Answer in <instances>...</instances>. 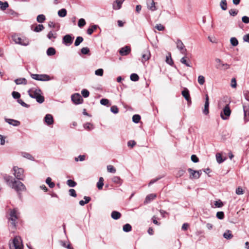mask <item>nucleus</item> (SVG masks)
<instances>
[{"mask_svg": "<svg viewBox=\"0 0 249 249\" xmlns=\"http://www.w3.org/2000/svg\"><path fill=\"white\" fill-rule=\"evenodd\" d=\"M98 27V26L97 25H93L90 27H89L87 30V34L89 35H91L94 30H95Z\"/></svg>", "mask_w": 249, "mask_h": 249, "instance_id": "obj_29", "label": "nucleus"}, {"mask_svg": "<svg viewBox=\"0 0 249 249\" xmlns=\"http://www.w3.org/2000/svg\"><path fill=\"white\" fill-rule=\"evenodd\" d=\"M44 121L48 125L53 124L54 122L53 116L50 114H47L45 115Z\"/></svg>", "mask_w": 249, "mask_h": 249, "instance_id": "obj_14", "label": "nucleus"}, {"mask_svg": "<svg viewBox=\"0 0 249 249\" xmlns=\"http://www.w3.org/2000/svg\"><path fill=\"white\" fill-rule=\"evenodd\" d=\"M121 216V214L120 212L117 211H112L111 213V217L114 220H117L119 219Z\"/></svg>", "mask_w": 249, "mask_h": 249, "instance_id": "obj_25", "label": "nucleus"}, {"mask_svg": "<svg viewBox=\"0 0 249 249\" xmlns=\"http://www.w3.org/2000/svg\"><path fill=\"white\" fill-rule=\"evenodd\" d=\"M150 57V53L148 50L144 51L142 54V62L144 63L147 61Z\"/></svg>", "mask_w": 249, "mask_h": 249, "instance_id": "obj_21", "label": "nucleus"}, {"mask_svg": "<svg viewBox=\"0 0 249 249\" xmlns=\"http://www.w3.org/2000/svg\"><path fill=\"white\" fill-rule=\"evenodd\" d=\"M45 16L43 14L37 16L36 20L39 23H43L45 20Z\"/></svg>", "mask_w": 249, "mask_h": 249, "instance_id": "obj_42", "label": "nucleus"}, {"mask_svg": "<svg viewBox=\"0 0 249 249\" xmlns=\"http://www.w3.org/2000/svg\"><path fill=\"white\" fill-rule=\"evenodd\" d=\"M130 78L132 81H137L139 79V77L138 75L136 73H132L130 75Z\"/></svg>", "mask_w": 249, "mask_h": 249, "instance_id": "obj_46", "label": "nucleus"}, {"mask_svg": "<svg viewBox=\"0 0 249 249\" xmlns=\"http://www.w3.org/2000/svg\"><path fill=\"white\" fill-rule=\"evenodd\" d=\"M231 114V110L229 104H227L220 113V117L223 120L229 119Z\"/></svg>", "mask_w": 249, "mask_h": 249, "instance_id": "obj_7", "label": "nucleus"}, {"mask_svg": "<svg viewBox=\"0 0 249 249\" xmlns=\"http://www.w3.org/2000/svg\"><path fill=\"white\" fill-rule=\"evenodd\" d=\"M3 178L7 185L15 190L18 195H20L21 192L26 190V188L22 182L19 180H16L12 176L6 175Z\"/></svg>", "mask_w": 249, "mask_h": 249, "instance_id": "obj_1", "label": "nucleus"}, {"mask_svg": "<svg viewBox=\"0 0 249 249\" xmlns=\"http://www.w3.org/2000/svg\"><path fill=\"white\" fill-rule=\"evenodd\" d=\"M177 48L180 51L182 54H186L187 50L185 48L183 42L180 39H178L176 41Z\"/></svg>", "mask_w": 249, "mask_h": 249, "instance_id": "obj_12", "label": "nucleus"}, {"mask_svg": "<svg viewBox=\"0 0 249 249\" xmlns=\"http://www.w3.org/2000/svg\"><path fill=\"white\" fill-rule=\"evenodd\" d=\"M85 201L82 200L79 201V204L81 206H84L85 204L88 203L91 200V198L89 196H85L84 197Z\"/></svg>", "mask_w": 249, "mask_h": 249, "instance_id": "obj_30", "label": "nucleus"}, {"mask_svg": "<svg viewBox=\"0 0 249 249\" xmlns=\"http://www.w3.org/2000/svg\"><path fill=\"white\" fill-rule=\"evenodd\" d=\"M223 237L226 239H230L232 238L233 235L231 234V231H230V230H227L226 232L224 233Z\"/></svg>", "mask_w": 249, "mask_h": 249, "instance_id": "obj_32", "label": "nucleus"}, {"mask_svg": "<svg viewBox=\"0 0 249 249\" xmlns=\"http://www.w3.org/2000/svg\"><path fill=\"white\" fill-rule=\"evenodd\" d=\"M131 51V49L129 46H125L121 48L119 50V53L122 56L128 55Z\"/></svg>", "mask_w": 249, "mask_h": 249, "instance_id": "obj_13", "label": "nucleus"}, {"mask_svg": "<svg viewBox=\"0 0 249 249\" xmlns=\"http://www.w3.org/2000/svg\"><path fill=\"white\" fill-rule=\"evenodd\" d=\"M44 26L42 24H38L36 25L34 29H32L34 32L38 33L44 29Z\"/></svg>", "mask_w": 249, "mask_h": 249, "instance_id": "obj_37", "label": "nucleus"}, {"mask_svg": "<svg viewBox=\"0 0 249 249\" xmlns=\"http://www.w3.org/2000/svg\"><path fill=\"white\" fill-rule=\"evenodd\" d=\"M230 42H231V44L233 46H236L238 44V40L237 39V38L236 37H232L231 38Z\"/></svg>", "mask_w": 249, "mask_h": 249, "instance_id": "obj_44", "label": "nucleus"}, {"mask_svg": "<svg viewBox=\"0 0 249 249\" xmlns=\"http://www.w3.org/2000/svg\"><path fill=\"white\" fill-rule=\"evenodd\" d=\"M19 217V213L17 208H14L9 210V220L10 221L11 224L16 227L17 224V220Z\"/></svg>", "mask_w": 249, "mask_h": 249, "instance_id": "obj_3", "label": "nucleus"}, {"mask_svg": "<svg viewBox=\"0 0 249 249\" xmlns=\"http://www.w3.org/2000/svg\"><path fill=\"white\" fill-rule=\"evenodd\" d=\"M86 24V21L84 18H80L78 22V26L79 28H82Z\"/></svg>", "mask_w": 249, "mask_h": 249, "instance_id": "obj_47", "label": "nucleus"}, {"mask_svg": "<svg viewBox=\"0 0 249 249\" xmlns=\"http://www.w3.org/2000/svg\"><path fill=\"white\" fill-rule=\"evenodd\" d=\"M181 94L187 101H190L191 98L190 96L189 91L187 88H184V89L181 92Z\"/></svg>", "mask_w": 249, "mask_h": 249, "instance_id": "obj_22", "label": "nucleus"}, {"mask_svg": "<svg viewBox=\"0 0 249 249\" xmlns=\"http://www.w3.org/2000/svg\"><path fill=\"white\" fill-rule=\"evenodd\" d=\"M244 121L245 122L249 121V107L243 106Z\"/></svg>", "mask_w": 249, "mask_h": 249, "instance_id": "obj_18", "label": "nucleus"}, {"mask_svg": "<svg viewBox=\"0 0 249 249\" xmlns=\"http://www.w3.org/2000/svg\"><path fill=\"white\" fill-rule=\"evenodd\" d=\"M165 61L166 63L170 65V66H173L174 64V62L171 57V54L170 53H169L168 55L166 56Z\"/></svg>", "mask_w": 249, "mask_h": 249, "instance_id": "obj_33", "label": "nucleus"}, {"mask_svg": "<svg viewBox=\"0 0 249 249\" xmlns=\"http://www.w3.org/2000/svg\"><path fill=\"white\" fill-rule=\"evenodd\" d=\"M12 38L16 44H19L21 46H27L30 44L29 39L25 37H20L16 34L12 36Z\"/></svg>", "mask_w": 249, "mask_h": 249, "instance_id": "obj_5", "label": "nucleus"}, {"mask_svg": "<svg viewBox=\"0 0 249 249\" xmlns=\"http://www.w3.org/2000/svg\"><path fill=\"white\" fill-rule=\"evenodd\" d=\"M67 185L70 187H74L76 185V183L71 179H68L67 181Z\"/></svg>", "mask_w": 249, "mask_h": 249, "instance_id": "obj_48", "label": "nucleus"}, {"mask_svg": "<svg viewBox=\"0 0 249 249\" xmlns=\"http://www.w3.org/2000/svg\"><path fill=\"white\" fill-rule=\"evenodd\" d=\"M216 217L219 219H223L224 217V213L223 212H218L216 213Z\"/></svg>", "mask_w": 249, "mask_h": 249, "instance_id": "obj_60", "label": "nucleus"}, {"mask_svg": "<svg viewBox=\"0 0 249 249\" xmlns=\"http://www.w3.org/2000/svg\"><path fill=\"white\" fill-rule=\"evenodd\" d=\"M123 231L124 232H129L132 230V227L129 224H126L123 226Z\"/></svg>", "mask_w": 249, "mask_h": 249, "instance_id": "obj_41", "label": "nucleus"}, {"mask_svg": "<svg viewBox=\"0 0 249 249\" xmlns=\"http://www.w3.org/2000/svg\"><path fill=\"white\" fill-rule=\"evenodd\" d=\"M73 39L74 37L71 35H66L63 37L62 43L65 45L69 46L72 44Z\"/></svg>", "mask_w": 249, "mask_h": 249, "instance_id": "obj_10", "label": "nucleus"}, {"mask_svg": "<svg viewBox=\"0 0 249 249\" xmlns=\"http://www.w3.org/2000/svg\"><path fill=\"white\" fill-rule=\"evenodd\" d=\"M104 185V178L102 177H100L97 183V187L99 190H101L103 188Z\"/></svg>", "mask_w": 249, "mask_h": 249, "instance_id": "obj_34", "label": "nucleus"}, {"mask_svg": "<svg viewBox=\"0 0 249 249\" xmlns=\"http://www.w3.org/2000/svg\"><path fill=\"white\" fill-rule=\"evenodd\" d=\"M110 111L114 114H117L119 112V109L116 106H113L110 108Z\"/></svg>", "mask_w": 249, "mask_h": 249, "instance_id": "obj_55", "label": "nucleus"}, {"mask_svg": "<svg viewBox=\"0 0 249 249\" xmlns=\"http://www.w3.org/2000/svg\"><path fill=\"white\" fill-rule=\"evenodd\" d=\"M216 159L217 162L218 163H221L222 162H223L224 161V160H223L222 158L221 155L220 153H217L216 154Z\"/></svg>", "mask_w": 249, "mask_h": 249, "instance_id": "obj_49", "label": "nucleus"}, {"mask_svg": "<svg viewBox=\"0 0 249 249\" xmlns=\"http://www.w3.org/2000/svg\"><path fill=\"white\" fill-rule=\"evenodd\" d=\"M112 181L114 183L118 184L120 185H121L123 183V180L121 179V178L119 177H118V176H114L112 178Z\"/></svg>", "mask_w": 249, "mask_h": 249, "instance_id": "obj_26", "label": "nucleus"}, {"mask_svg": "<svg viewBox=\"0 0 249 249\" xmlns=\"http://www.w3.org/2000/svg\"><path fill=\"white\" fill-rule=\"evenodd\" d=\"M180 61L182 64L185 65L186 66L192 67V66L190 65L191 61L186 55L183 56L180 59Z\"/></svg>", "mask_w": 249, "mask_h": 249, "instance_id": "obj_19", "label": "nucleus"}, {"mask_svg": "<svg viewBox=\"0 0 249 249\" xmlns=\"http://www.w3.org/2000/svg\"><path fill=\"white\" fill-rule=\"evenodd\" d=\"M220 6L222 10H226L227 9V3L226 0H221L220 3Z\"/></svg>", "mask_w": 249, "mask_h": 249, "instance_id": "obj_39", "label": "nucleus"}, {"mask_svg": "<svg viewBox=\"0 0 249 249\" xmlns=\"http://www.w3.org/2000/svg\"><path fill=\"white\" fill-rule=\"evenodd\" d=\"M104 71L102 69H99L95 71V74L96 75L102 76L103 75Z\"/></svg>", "mask_w": 249, "mask_h": 249, "instance_id": "obj_62", "label": "nucleus"}, {"mask_svg": "<svg viewBox=\"0 0 249 249\" xmlns=\"http://www.w3.org/2000/svg\"><path fill=\"white\" fill-rule=\"evenodd\" d=\"M209 97H208V95H206V98H205V104H204V108L203 110V113L205 115H208L209 113Z\"/></svg>", "mask_w": 249, "mask_h": 249, "instance_id": "obj_15", "label": "nucleus"}, {"mask_svg": "<svg viewBox=\"0 0 249 249\" xmlns=\"http://www.w3.org/2000/svg\"><path fill=\"white\" fill-rule=\"evenodd\" d=\"M28 93L32 98L36 99L37 102L39 104L44 101V98L41 94V90L38 88H32L28 90Z\"/></svg>", "mask_w": 249, "mask_h": 249, "instance_id": "obj_2", "label": "nucleus"}, {"mask_svg": "<svg viewBox=\"0 0 249 249\" xmlns=\"http://www.w3.org/2000/svg\"><path fill=\"white\" fill-rule=\"evenodd\" d=\"M14 172L13 174L16 178L19 180H24V170L21 168H19L18 166H14L13 168Z\"/></svg>", "mask_w": 249, "mask_h": 249, "instance_id": "obj_6", "label": "nucleus"}, {"mask_svg": "<svg viewBox=\"0 0 249 249\" xmlns=\"http://www.w3.org/2000/svg\"><path fill=\"white\" fill-rule=\"evenodd\" d=\"M72 101L76 105L80 104L83 102V98L79 93H74L71 96Z\"/></svg>", "mask_w": 249, "mask_h": 249, "instance_id": "obj_11", "label": "nucleus"}, {"mask_svg": "<svg viewBox=\"0 0 249 249\" xmlns=\"http://www.w3.org/2000/svg\"><path fill=\"white\" fill-rule=\"evenodd\" d=\"M238 10H236V9H231V10H229V14L231 16H235L237 15L238 14Z\"/></svg>", "mask_w": 249, "mask_h": 249, "instance_id": "obj_58", "label": "nucleus"}, {"mask_svg": "<svg viewBox=\"0 0 249 249\" xmlns=\"http://www.w3.org/2000/svg\"><path fill=\"white\" fill-rule=\"evenodd\" d=\"M9 6L8 3L7 1L2 2L0 1V8L2 11L5 10Z\"/></svg>", "mask_w": 249, "mask_h": 249, "instance_id": "obj_36", "label": "nucleus"}, {"mask_svg": "<svg viewBox=\"0 0 249 249\" xmlns=\"http://www.w3.org/2000/svg\"><path fill=\"white\" fill-rule=\"evenodd\" d=\"M205 77L202 75H199L198 77V82L200 85H203L205 83Z\"/></svg>", "mask_w": 249, "mask_h": 249, "instance_id": "obj_51", "label": "nucleus"}, {"mask_svg": "<svg viewBox=\"0 0 249 249\" xmlns=\"http://www.w3.org/2000/svg\"><path fill=\"white\" fill-rule=\"evenodd\" d=\"M235 193L238 195H241L244 194V191L241 187H238L236 188Z\"/></svg>", "mask_w": 249, "mask_h": 249, "instance_id": "obj_61", "label": "nucleus"}, {"mask_svg": "<svg viewBox=\"0 0 249 249\" xmlns=\"http://www.w3.org/2000/svg\"><path fill=\"white\" fill-rule=\"evenodd\" d=\"M107 171L110 173H115L116 172L115 168L113 167V166L111 165H107Z\"/></svg>", "mask_w": 249, "mask_h": 249, "instance_id": "obj_53", "label": "nucleus"}, {"mask_svg": "<svg viewBox=\"0 0 249 249\" xmlns=\"http://www.w3.org/2000/svg\"><path fill=\"white\" fill-rule=\"evenodd\" d=\"M10 249H23V245L20 237L16 236L9 243Z\"/></svg>", "mask_w": 249, "mask_h": 249, "instance_id": "obj_4", "label": "nucleus"}, {"mask_svg": "<svg viewBox=\"0 0 249 249\" xmlns=\"http://www.w3.org/2000/svg\"><path fill=\"white\" fill-rule=\"evenodd\" d=\"M21 155L22 156V157H23L24 158H25L27 159H28L29 160H32V161L35 160L34 158L29 153L22 152L21 153Z\"/></svg>", "mask_w": 249, "mask_h": 249, "instance_id": "obj_27", "label": "nucleus"}, {"mask_svg": "<svg viewBox=\"0 0 249 249\" xmlns=\"http://www.w3.org/2000/svg\"><path fill=\"white\" fill-rule=\"evenodd\" d=\"M215 62L216 63L215 68L220 70H226L230 68V65L227 63H224L219 58H215Z\"/></svg>", "mask_w": 249, "mask_h": 249, "instance_id": "obj_8", "label": "nucleus"}, {"mask_svg": "<svg viewBox=\"0 0 249 249\" xmlns=\"http://www.w3.org/2000/svg\"><path fill=\"white\" fill-rule=\"evenodd\" d=\"M163 177V176H160L157 177L156 178L152 179V180H150V181L148 183V185L150 186V185L154 184V183H155L156 182H157L158 180L161 179Z\"/></svg>", "mask_w": 249, "mask_h": 249, "instance_id": "obj_52", "label": "nucleus"}, {"mask_svg": "<svg viewBox=\"0 0 249 249\" xmlns=\"http://www.w3.org/2000/svg\"><path fill=\"white\" fill-rule=\"evenodd\" d=\"M47 37L50 39L52 40V38H55L56 36L55 35L53 34L52 31H50L49 32V33L47 35Z\"/></svg>", "mask_w": 249, "mask_h": 249, "instance_id": "obj_63", "label": "nucleus"}, {"mask_svg": "<svg viewBox=\"0 0 249 249\" xmlns=\"http://www.w3.org/2000/svg\"><path fill=\"white\" fill-rule=\"evenodd\" d=\"M81 52L83 54H88L89 53V49L88 47H83L81 49Z\"/></svg>", "mask_w": 249, "mask_h": 249, "instance_id": "obj_56", "label": "nucleus"}, {"mask_svg": "<svg viewBox=\"0 0 249 249\" xmlns=\"http://www.w3.org/2000/svg\"><path fill=\"white\" fill-rule=\"evenodd\" d=\"M188 171L190 174V179H196V176H197L196 171V170H193L191 168H188Z\"/></svg>", "mask_w": 249, "mask_h": 249, "instance_id": "obj_28", "label": "nucleus"}, {"mask_svg": "<svg viewBox=\"0 0 249 249\" xmlns=\"http://www.w3.org/2000/svg\"><path fill=\"white\" fill-rule=\"evenodd\" d=\"M100 104L104 106H107L108 107L110 105H108L109 104V100L107 99L103 98L100 100Z\"/></svg>", "mask_w": 249, "mask_h": 249, "instance_id": "obj_50", "label": "nucleus"}, {"mask_svg": "<svg viewBox=\"0 0 249 249\" xmlns=\"http://www.w3.org/2000/svg\"><path fill=\"white\" fill-rule=\"evenodd\" d=\"M18 102L20 104L22 107H29V105L25 103L23 101H22L21 99H18Z\"/></svg>", "mask_w": 249, "mask_h": 249, "instance_id": "obj_64", "label": "nucleus"}, {"mask_svg": "<svg viewBox=\"0 0 249 249\" xmlns=\"http://www.w3.org/2000/svg\"><path fill=\"white\" fill-rule=\"evenodd\" d=\"M85 160V155H79L78 157H75L74 158V160L76 161H78L79 160L80 161H84Z\"/></svg>", "mask_w": 249, "mask_h": 249, "instance_id": "obj_59", "label": "nucleus"}, {"mask_svg": "<svg viewBox=\"0 0 249 249\" xmlns=\"http://www.w3.org/2000/svg\"><path fill=\"white\" fill-rule=\"evenodd\" d=\"M81 93H82V96L84 98H87L89 96V91L87 89H83L81 91Z\"/></svg>", "mask_w": 249, "mask_h": 249, "instance_id": "obj_54", "label": "nucleus"}, {"mask_svg": "<svg viewBox=\"0 0 249 249\" xmlns=\"http://www.w3.org/2000/svg\"><path fill=\"white\" fill-rule=\"evenodd\" d=\"M15 82L17 85H26L27 81L25 78H19L15 80Z\"/></svg>", "mask_w": 249, "mask_h": 249, "instance_id": "obj_24", "label": "nucleus"}, {"mask_svg": "<svg viewBox=\"0 0 249 249\" xmlns=\"http://www.w3.org/2000/svg\"><path fill=\"white\" fill-rule=\"evenodd\" d=\"M83 38L82 36H77L75 39L74 45L75 46H78L82 42H83Z\"/></svg>", "mask_w": 249, "mask_h": 249, "instance_id": "obj_45", "label": "nucleus"}, {"mask_svg": "<svg viewBox=\"0 0 249 249\" xmlns=\"http://www.w3.org/2000/svg\"><path fill=\"white\" fill-rule=\"evenodd\" d=\"M58 15L61 18L65 17L67 15V10L65 8H62L58 11Z\"/></svg>", "mask_w": 249, "mask_h": 249, "instance_id": "obj_38", "label": "nucleus"}, {"mask_svg": "<svg viewBox=\"0 0 249 249\" xmlns=\"http://www.w3.org/2000/svg\"><path fill=\"white\" fill-rule=\"evenodd\" d=\"M5 121L6 123L14 126H17L19 125L20 122L17 120H15L11 119H5Z\"/></svg>", "mask_w": 249, "mask_h": 249, "instance_id": "obj_20", "label": "nucleus"}, {"mask_svg": "<svg viewBox=\"0 0 249 249\" xmlns=\"http://www.w3.org/2000/svg\"><path fill=\"white\" fill-rule=\"evenodd\" d=\"M46 183L49 185V187L53 188L54 187L55 184L54 182H52V178L48 177L46 179Z\"/></svg>", "mask_w": 249, "mask_h": 249, "instance_id": "obj_40", "label": "nucleus"}, {"mask_svg": "<svg viewBox=\"0 0 249 249\" xmlns=\"http://www.w3.org/2000/svg\"><path fill=\"white\" fill-rule=\"evenodd\" d=\"M141 120V116L138 114H135L132 117V121L134 123L137 124Z\"/></svg>", "mask_w": 249, "mask_h": 249, "instance_id": "obj_43", "label": "nucleus"}, {"mask_svg": "<svg viewBox=\"0 0 249 249\" xmlns=\"http://www.w3.org/2000/svg\"><path fill=\"white\" fill-rule=\"evenodd\" d=\"M147 5L148 8L152 11H154L157 10V8L155 6V2L153 0H148L147 1Z\"/></svg>", "mask_w": 249, "mask_h": 249, "instance_id": "obj_17", "label": "nucleus"}, {"mask_svg": "<svg viewBox=\"0 0 249 249\" xmlns=\"http://www.w3.org/2000/svg\"><path fill=\"white\" fill-rule=\"evenodd\" d=\"M84 128L88 130H91L94 129V127L93 125L89 123H87L83 125Z\"/></svg>", "mask_w": 249, "mask_h": 249, "instance_id": "obj_35", "label": "nucleus"}, {"mask_svg": "<svg viewBox=\"0 0 249 249\" xmlns=\"http://www.w3.org/2000/svg\"><path fill=\"white\" fill-rule=\"evenodd\" d=\"M31 77L36 80L47 81L50 80V77L47 74H31Z\"/></svg>", "mask_w": 249, "mask_h": 249, "instance_id": "obj_9", "label": "nucleus"}, {"mask_svg": "<svg viewBox=\"0 0 249 249\" xmlns=\"http://www.w3.org/2000/svg\"><path fill=\"white\" fill-rule=\"evenodd\" d=\"M46 53L48 56H52L55 54L56 51L54 48L50 47L47 49Z\"/></svg>", "mask_w": 249, "mask_h": 249, "instance_id": "obj_31", "label": "nucleus"}, {"mask_svg": "<svg viewBox=\"0 0 249 249\" xmlns=\"http://www.w3.org/2000/svg\"><path fill=\"white\" fill-rule=\"evenodd\" d=\"M157 197L155 194H151L147 195L145 199L144 203H149Z\"/></svg>", "mask_w": 249, "mask_h": 249, "instance_id": "obj_23", "label": "nucleus"}, {"mask_svg": "<svg viewBox=\"0 0 249 249\" xmlns=\"http://www.w3.org/2000/svg\"><path fill=\"white\" fill-rule=\"evenodd\" d=\"M124 0H116L112 4L113 9L115 10L120 9L122 7V4Z\"/></svg>", "mask_w": 249, "mask_h": 249, "instance_id": "obj_16", "label": "nucleus"}, {"mask_svg": "<svg viewBox=\"0 0 249 249\" xmlns=\"http://www.w3.org/2000/svg\"><path fill=\"white\" fill-rule=\"evenodd\" d=\"M12 96L14 99H19L20 97V94L17 91H13L12 93Z\"/></svg>", "mask_w": 249, "mask_h": 249, "instance_id": "obj_57", "label": "nucleus"}]
</instances>
